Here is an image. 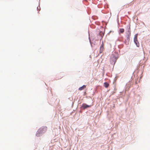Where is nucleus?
<instances>
[{"instance_id": "nucleus-1", "label": "nucleus", "mask_w": 150, "mask_h": 150, "mask_svg": "<svg viewBox=\"0 0 150 150\" xmlns=\"http://www.w3.org/2000/svg\"><path fill=\"white\" fill-rule=\"evenodd\" d=\"M47 129V127H44L39 129L36 134L37 136H40L42 133H45Z\"/></svg>"}, {"instance_id": "nucleus-2", "label": "nucleus", "mask_w": 150, "mask_h": 150, "mask_svg": "<svg viewBox=\"0 0 150 150\" xmlns=\"http://www.w3.org/2000/svg\"><path fill=\"white\" fill-rule=\"evenodd\" d=\"M91 107V105H88L85 103L83 104L81 106V107L82 108L84 109L88 108L90 107Z\"/></svg>"}, {"instance_id": "nucleus-3", "label": "nucleus", "mask_w": 150, "mask_h": 150, "mask_svg": "<svg viewBox=\"0 0 150 150\" xmlns=\"http://www.w3.org/2000/svg\"><path fill=\"white\" fill-rule=\"evenodd\" d=\"M129 41V35H127L126 39L125 40V43L126 44H128Z\"/></svg>"}, {"instance_id": "nucleus-4", "label": "nucleus", "mask_w": 150, "mask_h": 150, "mask_svg": "<svg viewBox=\"0 0 150 150\" xmlns=\"http://www.w3.org/2000/svg\"><path fill=\"white\" fill-rule=\"evenodd\" d=\"M86 88V86L84 85L83 86L80 87L79 88V90L80 91H81L83 90L84 89Z\"/></svg>"}, {"instance_id": "nucleus-5", "label": "nucleus", "mask_w": 150, "mask_h": 150, "mask_svg": "<svg viewBox=\"0 0 150 150\" xmlns=\"http://www.w3.org/2000/svg\"><path fill=\"white\" fill-rule=\"evenodd\" d=\"M137 34H136L134 36V42H137Z\"/></svg>"}, {"instance_id": "nucleus-6", "label": "nucleus", "mask_w": 150, "mask_h": 150, "mask_svg": "<svg viewBox=\"0 0 150 150\" xmlns=\"http://www.w3.org/2000/svg\"><path fill=\"white\" fill-rule=\"evenodd\" d=\"M104 86L106 88H107L109 86V84L107 82H105L104 83Z\"/></svg>"}, {"instance_id": "nucleus-7", "label": "nucleus", "mask_w": 150, "mask_h": 150, "mask_svg": "<svg viewBox=\"0 0 150 150\" xmlns=\"http://www.w3.org/2000/svg\"><path fill=\"white\" fill-rule=\"evenodd\" d=\"M104 50V47H100V53H102V52Z\"/></svg>"}, {"instance_id": "nucleus-8", "label": "nucleus", "mask_w": 150, "mask_h": 150, "mask_svg": "<svg viewBox=\"0 0 150 150\" xmlns=\"http://www.w3.org/2000/svg\"><path fill=\"white\" fill-rule=\"evenodd\" d=\"M120 32L121 33H123L124 31V30L122 28L120 29Z\"/></svg>"}, {"instance_id": "nucleus-9", "label": "nucleus", "mask_w": 150, "mask_h": 150, "mask_svg": "<svg viewBox=\"0 0 150 150\" xmlns=\"http://www.w3.org/2000/svg\"><path fill=\"white\" fill-rule=\"evenodd\" d=\"M137 45V47H139V42H138V41H137V42H134Z\"/></svg>"}, {"instance_id": "nucleus-10", "label": "nucleus", "mask_w": 150, "mask_h": 150, "mask_svg": "<svg viewBox=\"0 0 150 150\" xmlns=\"http://www.w3.org/2000/svg\"><path fill=\"white\" fill-rule=\"evenodd\" d=\"M103 46H104V44L103 43V42H102V44L100 46V47H103Z\"/></svg>"}, {"instance_id": "nucleus-11", "label": "nucleus", "mask_w": 150, "mask_h": 150, "mask_svg": "<svg viewBox=\"0 0 150 150\" xmlns=\"http://www.w3.org/2000/svg\"><path fill=\"white\" fill-rule=\"evenodd\" d=\"M102 38V37H101V39Z\"/></svg>"}]
</instances>
